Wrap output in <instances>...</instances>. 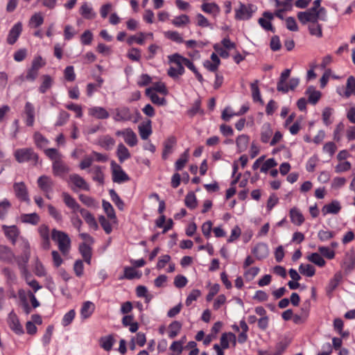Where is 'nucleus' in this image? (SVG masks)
Here are the masks:
<instances>
[{
  "instance_id": "nucleus-1",
  "label": "nucleus",
  "mask_w": 355,
  "mask_h": 355,
  "mask_svg": "<svg viewBox=\"0 0 355 355\" xmlns=\"http://www.w3.org/2000/svg\"><path fill=\"white\" fill-rule=\"evenodd\" d=\"M297 18L302 24H306L308 22H318L319 19L326 21L327 10L324 8H321L319 10L309 8L304 12H299L297 13Z\"/></svg>"
},
{
  "instance_id": "nucleus-2",
  "label": "nucleus",
  "mask_w": 355,
  "mask_h": 355,
  "mask_svg": "<svg viewBox=\"0 0 355 355\" xmlns=\"http://www.w3.org/2000/svg\"><path fill=\"white\" fill-rule=\"evenodd\" d=\"M51 238L58 245V249L63 255H66L71 248V239L67 234L64 232L53 229L51 232Z\"/></svg>"
},
{
  "instance_id": "nucleus-3",
  "label": "nucleus",
  "mask_w": 355,
  "mask_h": 355,
  "mask_svg": "<svg viewBox=\"0 0 355 355\" xmlns=\"http://www.w3.org/2000/svg\"><path fill=\"white\" fill-rule=\"evenodd\" d=\"M135 114L136 117L135 118L134 114L128 107L122 106L114 110L112 118L115 122L133 121L136 123L139 116V113L136 110Z\"/></svg>"
},
{
  "instance_id": "nucleus-4",
  "label": "nucleus",
  "mask_w": 355,
  "mask_h": 355,
  "mask_svg": "<svg viewBox=\"0 0 355 355\" xmlns=\"http://www.w3.org/2000/svg\"><path fill=\"white\" fill-rule=\"evenodd\" d=\"M14 157L17 162H31L36 165L38 162V155L31 148H18L14 152Z\"/></svg>"
},
{
  "instance_id": "nucleus-5",
  "label": "nucleus",
  "mask_w": 355,
  "mask_h": 355,
  "mask_svg": "<svg viewBox=\"0 0 355 355\" xmlns=\"http://www.w3.org/2000/svg\"><path fill=\"white\" fill-rule=\"evenodd\" d=\"M257 7L253 4L245 5L239 2V7L235 9V19L237 20H248L255 12Z\"/></svg>"
},
{
  "instance_id": "nucleus-6",
  "label": "nucleus",
  "mask_w": 355,
  "mask_h": 355,
  "mask_svg": "<svg viewBox=\"0 0 355 355\" xmlns=\"http://www.w3.org/2000/svg\"><path fill=\"white\" fill-rule=\"evenodd\" d=\"M115 135L117 137H122L124 142L130 147H134L138 143L137 136L130 128L117 130L115 132Z\"/></svg>"
},
{
  "instance_id": "nucleus-7",
  "label": "nucleus",
  "mask_w": 355,
  "mask_h": 355,
  "mask_svg": "<svg viewBox=\"0 0 355 355\" xmlns=\"http://www.w3.org/2000/svg\"><path fill=\"white\" fill-rule=\"evenodd\" d=\"M69 182L72 184L71 189L76 191L77 189L84 191L89 190V185L83 178L76 173L71 174L69 177Z\"/></svg>"
},
{
  "instance_id": "nucleus-8",
  "label": "nucleus",
  "mask_w": 355,
  "mask_h": 355,
  "mask_svg": "<svg viewBox=\"0 0 355 355\" xmlns=\"http://www.w3.org/2000/svg\"><path fill=\"white\" fill-rule=\"evenodd\" d=\"M112 169V180L114 182L122 183L129 180L128 175L123 171L121 166L116 164L114 161L111 163Z\"/></svg>"
},
{
  "instance_id": "nucleus-9",
  "label": "nucleus",
  "mask_w": 355,
  "mask_h": 355,
  "mask_svg": "<svg viewBox=\"0 0 355 355\" xmlns=\"http://www.w3.org/2000/svg\"><path fill=\"white\" fill-rule=\"evenodd\" d=\"M30 259L29 250H25L23 254L19 257H15L14 261H16L17 266L21 271L22 276L28 275L27 263Z\"/></svg>"
},
{
  "instance_id": "nucleus-10",
  "label": "nucleus",
  "mask_w": 355,
  "mask_h": 355,
  "mask_svg": "<svg viewBox=\"0 0 355 355\" xmlns=\"http://www.w3.org/2000/svg\"><path fill=\"white\" fill-rule=\"evenodd\" d=\"M8 324L9 327L17 334L21 335L24 334V329L21 325L18 317L12 311L8 314Z\"/></svg>"
},
{
  "instance_id": "nucleus-11",
  "label": "nucleus",
  "mask_w": 355,
  "mask_h": 355,
  "mask_svg": "<svg viewBox=\"0 0 355 355\" xmlns=\"http://www.w3.org/2000/svg\"><path fill=\"white\" fill-rule=\"evenodd\" d=\"M13 189L17 198L22 201L29 202L30 198L26 184L23 182H15L13 184Z\"/></svg>"
},
{
  "instance_id": "nucleus-12",
  "label": "nucleus",
  "mask_w": 355,
  "mask_h": 355,
  "mask_svg": "<svg viewBox=\"0 0 355 355\" xmlns=\"http://www.w3.org/2000/svg\"><path fill=\"white\" fill-rule=\"evenodd\" d=\"M37 185L44 193H51L53 191L54 182L51 177L47 175H41L37 179Z\"/></svg>"
},
{
  "instance_id": "nucleus-13",
  "label": "nucleus",
  "mask_w": 355,
  "mask_h": 355,
  "mask_svg": "<svg viewBox=\"0 0 355 355\" xmlns=\"http://www.w3.org/2000/svg\"><path fill=\"white\" fill-rule=\"evenodd\" d=\"M21 31L22 24L21 22L16 23L9 31L6 40L7 42L10 45L14 44L17 42L19 35H21Z\"/></svg>"
},
{
  "instance_id": "nucleus-14",
  "label": "nucleus",
  "mask_w": 355,
  "mask_h": 355,
  "mask_svg": "<svg viewBox=\"0 0 355 355\" xmlns=\"http://www.w3.org/2000/svg\"><path fill=\"white\" fill-rule=\"evenodd\" d=\"M52 171L55 176L62 177L69 173V167L60 159L53 162Z\"/></svg>"
},
{
  "instance_id": "nucleus-15",
  "label": "nucleus",
  "mask_w": 355,
  "mask_h": 355,
  "mask_svg": "<svg viewBox=\"0 0 355 355\" xmlns=\"http://www.w3.org/2000/svg\"><path fill=\"white\" fill-rule=\"evenodd\" d=\"M2 230L7 237L12 243L15 244L17 237L19 235V230L16 225L8 226L6 225H2Z\"/></svg>"
},
{
  "instance_id": "nucleus-16",
  "label": "nucleus",
  "mask_w": 355,
  "mask_h": 355,
  "mask_svg": "<svg viewBox=\"0 0 355 355\" xmlns=\"http://www.w3.org/2000/svg\"><path fill=\"white\" fill-rule=\"evenodd\" d=\"M263 17L259 18L258 20V23L259 25L266 31H270L272 33H275V29L271 24L270 21L273 19L274 15L270 12H264L263 13Z\"/></svg>"
},
{
  "instance_id": "nucleus-17",
  "label": "nucleus",
  "mask_w": 355,
  "mask_h": 355,
  "mask_svg": "<svg viewBox=\"0 0 355 355\" xmlns=\"http://www.w3.org/2000/svg\"><path fill=\"white\" fill-rule=\"evenodd\" d=\"M24 113L26 116L25 123L26 125L32 127L35 122L34 105L30 102H26L24 106Z\"/></svg>"
},
{
  "instance_id": "nucleus-18",
  "label": "nucleus",
  "mask_w": 355,
  "mask_h": 355,
  "mask_svg": "<svg viewBox=\"0 0 355 355\" xmlns=\"http://www.w3.org/2000/svg\"><path fill=\"white\" fill-rule=\"evenodd\" d=\"M15 258V254L9 247L0 245V260L1 261L11 263L13 262Z\"/></svg>"
},
{
  "instance_id": "nucleus-19",
  "label": "nucleus",
  "mask_w": 355,
  "mask_h": 355,
  "mask_svg": "<svg viewBox=\"0 0 355 355\" xmlns=\"http://www.w3.org/2000/svg\"><path fill=\"white\" fill-rule=\"evenodd\" d=\"M62 197L66 206L71 209L73 213L80 211V209H82L75 198H73L69 193L63 192L62 193Z\"/></svg>"
},
{
  "instance_id": "nucleus-20",
  "label": "nucleus",
  "mask_w": 355,
  "mask_h": 355,
  "mask_svg": "<svg viewBox=\"0 0 355 355\" xmlns=\"http://www.w3.org/2000/svg\"><path fill=\"white\" fill-rule=\"evenodd\" d=\"M252 252L257 259H263L267 257L269 254L268 247L265 243H259L252 249Z\"/></svg>"
},
{
  "instance_id": "nucleus-21",
  "label": "nucleus",
  "mask_w": 355,
  "mask_h": 355,
  "mask_svg": "<svg viewBox=\"0 0 355 355\" xmlns=\"http://www.w3.org/2000/svg\"><path fill=\"white\" fill-rule=\"evenodd\" d=\"M89 114L98 119H106L110 116L108 112L102 107H92L89 109Z\"/></svg>"
},
{
  "instance_id": "nucleus-22",
  "label": "nucleus",
  "mask_w": 355,
  "mask_h": 355,
  "mask_svg": "<svg viewBox=\"0 0 355 355\" xmlns=\"http://www.w3.org/2000/svg\"><path fill=\"white\" fill-rule=\"evenodd\" d=\"M341 209V206L338 201L334 200L331 203L325 205L322 209V213L324 216L332 214H336Z\"/></svg>"
},
{
  "instance_id": "nucleus-23",
  "label": "nucleus",
  "mask_w": 355,
  "mask_h": 355,
  "mask_svg": "<svg viewBox=\"0 0 355 355\" xmlns=\"http://www.w3.org/2000/svg\"><path fill=\"white\" fill-rule=\"evenodd\" d=\"M116 153L121 163H123L131 157L129 150L123 143L118 144Z\"/></svg>"
},
{
  "instance_id": "nucleus-24",
  "label": "nucleus",
  "mask_w": 355,
  "mask_h": 355,
  "mask_svg": "<svg viewBox=\"0 0 355 355\" xmlns=\"http://www.w3.org/2000/svg\"><path fill=\"white\" fill-rule=\"evenodd\" d=\"M291 69H285L280 76L279 80L277 83V89L279 92H282L284 93H286L288 92V87L287 85L285 83L286 80L290 76Z\"/></svg>"
},
{
  "instance_id": "nucleus-25",
  "label": "nucleus",
  "mask_w": 355,
  "mask_h": 355,
  "mask_svg": "<svg viewBox=\"0 0 355 355\" xmlns=\"http://www.w3.org/2000/svg\"><path fill=\"white\" fill-rule=\"evenodd\" d=\"M176 144V139L174 137L168 138L164 144V150L162 152V158L166 159L168 156L172 153L173 148Z\"/></svg>"
},
{
  "instance_id": "nucleus-26",
  "label": "nucleus",
  "mask_w": 355,
  "mask_h": 355,
  "mask_svg": "<svg viewBox=\"0 0 355 355\" xmlns=\"http://www.w3.org/2000/svg\"><path fill=\"white\" fill-rule=\"evenodd\" d=\"M97 144L105 150H110L115 145V140L109 135H106L100 137Z\"/></svg>"
},
{
  "instance_id": "nucleus-27",
  "label": "nucleus",
  "mask_w": 355,
  "mask_h": 355,
  "mask_svg": "<svg viewBox=\"0 0 355 355\" xmlns=\"http://www.w3.org/2000/svg\"><path fill=\"white\" fill-rule=\"evenodd\" d=\"M201 9L206 13L213 15L214 17H216L220 12V7L214 2L202 3Z\"/></svg>"
},
{
  "instance_id": "nucleus-28",
  "label": "nucleus",
  "mask_w": 355,
  "mask_h": 355,
  "mask_svg": "<svg viewBox=\"0 0 355 355\" xmlns=\"http://www.w3.org/2000/svg\"><path fill=\"white\" fill-rule=\"evenodd\" d=\"M291 220L296 225H301L304 221V218L301 211L296 207H293L290 210Z\"/></svg>"
},
{
  "instance_id": "nucleus-29",
  "label": "nucleus",
  "mask_w": 355,
  "mask_h": 355,
  "mask_svg": "<svg viewBox=\"0 0 355 355\" xmlns=\"http://www.w3.org/2000/svg\"><path fill=\"white\" fill-rule=\"evenodd\" d=\"M20 220L24 223L36 225L39 223L40 218L39 215L36 213L23 214L20 216Z\"/></svg>"
},
{
  "instance_id": "nucleus-30",
  "label": "nucleus",
  "mask_w": 355,
  "mask_h": 355,
  "mask_svg": "<svg viewBox=\"0 0 355 355\" xmlns=\"http://www.w3.org/2000/svg\"><path fill=\"white\" fill-rule=\"evenodd\" d=\"M80 213L90 227L94 230L98 229V224L95 220V218L89 211L85 209H80Z\"/></svg>"
},
{
  "instance_id": "nucleus-31",
  "label": "nucleus",
  "mask_w": 355,
  "mask_h": 355,
  "mask_svg": "<svg viewBox=\"0 0 355 355\" xmlns=\"http://www.w3.org/2000/svg\"><path fill=\"white\" fill-rule=\"evenodd\" d=\"M114 338L112 335L103 336L99 340L100 346L105 351L110 352L114 344Z\"/></svg>"
},
{
  "instance_id": "nucleus-32",
  "label": "nucleus",
  "mask_w": 355,
  "mask_h": 355,
  "mask_svg": "<svg viewBox=\"0 0 355 355\" xmlns=\"http://www.w3.org/2000/svg\"><path fill=\"white\" fill-rule=\"evenodd\" d=\"M94 308L95 306L92 302L87 301L84 302L80 310L82 318L86 319L90 317L94 311Z\"/></svg>"
},
{
  "instance_id": "nucleus-33",
  "label": "nucleus",
  "mask_w": 355,
  "mask_h": 355,
  "mask_svg": "<svg viewBox=\"0 0 355 355\" xmlns=\"http://www.w3.org/2000/svg\"><path fill=\"white\" fill-rule=\"evenodd\" d=\"M146 94L149 96L151 101L158 105H165L166 100L164 98H160L156 93L153 92V89L147 88L146 89Z\"/></svg>"
},
{
  "instance_id": "nucleus-34",
  "label": "nucleus",
  "mask_w": 355,
  "mask_h": 355,
  "mask_svg": "<svg viewBox=\"0 0 355 355\" xmlns=\"http://www.w3.org/2000/svg\"><path fill=\"white\" fill-rule=\"evenodd\" d=\"M306 94L308 95L309 102L315 105L321 97V93L314 89L313 87H309Z\"/></svg>"
},
{
  "instance_id": "nucleus-35",
  "label": "nucleus",
  "mask_w": 355,
  "mask_h": 355,
  "mask_svg": "<svg viewBox=\"0 0 355 355\" xmlns=\"http://www.w3.org/2000/svg\"><path fill=\"white\" fill-rule=\"evenodd\" d=\"M272 135V130L271 128L270 124L268 123H264L261 127V140L263 143H268L269 141L270 138Z\"/></svg>"
},
{
  "instance_id": "nucleus-36",
  "label": "nucleus",
  "mask_w": 355,
  "mask_h": 355,
  "mask_svg": "<svg viewBox=\"0 0 355 355\" xmlns=\"http://www.w3.org/2000/svg\"><path fill=\"white\" fill-rule=\"evenodd\" d=\"M80 13L83 17L87 19H92L96 17V14L93 11L92 8L87 3H84L81 6Z\"/></svg>"
},
{
  "instance_id": "nucleus-37",
  "label": "nucleus",
  "mask_w": 355,
  "mask_h": 355,
  "mask_svg": "<svg viewBox=\"0 0 355 355\" xmlns=\"http://www.w3.org/2000/svg\"><path fill=\"white\" fill-rule=\"evenodd\" d=\"M352 94L355 95V78L353 76H350L347 80L344 96L346 98H349Z\"/></svg>"
},
{
  "instance_id": "nucleus-38",
  "label": "nucleus",
  "mask_w": 355,
  "mask_h": 355,
  "mask_svg": "<svg viewBox=\"0 0 355 355\" xmlns=\"http://www.w3.org/2000/svg\"><path fill=\"white\" fill-rule=\"evenodd\" d=\"M182 329V323L179 321H173L168 326V337L174 338L178 336Z\"/></svg>"
},
{
  "instance_id": "nucleus-39",
  "label": "nucleus",
  "mask_w": 355,
  "mask_h": 355,
  "mask_svg": "<svg viewBox=\"0 0 355 355\" xmlns=\"http://www.w3.org/2000/svg\"><path fill=\"white\" fill-rule=\"evenodd\" d=\"M249 139V137L246 135H241L237 137L236 143L239 152L241 153L246 150Z\"/></svg>"
},
{
  "instance_id": "nucleus-40",
  "label": "nucleus",
  "mask_w": 355,
  "mask_h": 355,
  "mask_svg": "<svg viewBox=\"0 0 355 355\" xmlns=\"http://www.w3.org/2000/svg\"><path fill=\"white\" fill-rule=\"evenodd\" d=\"M42 80L43 81L39 87V91L40 93L44 94L51 87L53 80V78L49 75L42 76Z\"/></svg>"
},
{
  "instance_id": "nucleus-41",
  "label": "nucleus",
  "mask_w": 355,
  "mask_h": 355,
  "mask_svg": "<svg viewBox=\"0 0 355 355\" xmlns=\"http://www.w3.org/2000/svg\"><path fill=\"white\" fill-rule=\"evenodd\" d=\"M80 252L83 257L85 261L89 264L91 261V257H92V250L90 247L86 244L85 243H82L80 245L79 247Z\"/></svg>"
},
{
  "instance_id": "nucleus-42",
  "label": "nucleus",
  "mask_w": 355,
  "mask_h": 355,
  "mask_svg": "<svg viewBox=\"0 0 355 355\" xmlns=\"http://www.w3.org/2000/svg\"><path fill=\"white\" fill-rule=\"evenodd\" d=\"M139 132L142 139H147L152 133L150 121L146 125H139Z\"/></svg>"
},
{
  "instance_id": "nucleus-43",
  "label": "nucleus",
  "mask_w": 355,
  "mask_h": 355,
  "mask_svg": "<svg viewBox=\"0 0 355 355\" xmlns=\"http://www.w3.org/2000/svg\"><path fill=\"white\" fill-rule=\"evenodd\" d=\"M300 272L306 277H313L315 273V268L311 264L302 263L299 267Z\"/></svg>"
},
{
  "instance_id": "nucleus-44",
  "label": "nucleus",
  "mask_w": 355,
  "mask_h": 355,
  "mask_svg": "<svg viewBox=\"0 0 355 355\" xmlns=\"http://www.w3.org/2000/svg\"><path fill=\"white\" fill-rule=\"evenodd\" d=\"M343 278L340 272H337L334 275V277L329 281V285L327 288V292L331 293L334 291L338 286Z\"/></svg>"
},
{
  "instance_id": "nucleus-45",
  "label": "nucleus",
  "mask_w": 355,
  "mask_h": 355,
  "mask_svg": "<svg viewBox=\"0 0 355 355\" xmlns=\"http://www.w3.org/2000/svg\"><path fill=\"white\" fill-rule=\"evenodd\" d=\"M92 171L94 174L92 178L93 180L103 184L104 183V174L102 171V167L100 166H94Z\"/></svg>"
},
{
  "instance_id": "nucleus-46",
  "label": "nucleus",
  "mask_w": 355,
  "mask_h": 355,
  "mask_svg": "<svg viewBox=\"0 0 355 355\" xmlns=\"http://www.w3.org/2000/svg\"><path fill=\"white\" fill-rule=\"evenodd\" d=\"M307 259L319 267H322L326 263L322 257L317 252L311 253L309 254L307 257Z\"/></svg>"
},
{
  "instance_id": "nucleus-47",
  "label": "nucleus",
  "mask_w": 355,
  "mask_h": 355,
  "mask_svg": "<svg viewBox=\"0 0 355 355\" xmlns=\"http://www.w3.org/2000/svg\"><path fill=\"white\" fill-rule=\"evenodd\" d=\"M189 159V149H187L176 161L175 167L177 171H181Z\"/></svg>"
},
{
  "instance_id": "nucleus-48",
  "label": "nucleus",
  "mask_w": 355,
  "mask_h": 355,
  "mask_svg": "<svg viewBox=\"0 0 355 355\" xmlns=\"http://www.w3.org/2000/svg\"><path fill=\"white\" fill-rule=\"evenodd\" d=\"M109 193L112 202L119 208V209L123 211L124 209V202L116 192L114 189H110Z\"/></svg>"
},
{
  "instance_id": "nucleus-49",
  "label": "nucleus",
  "mask_w": 355,
  "mask_h": 355,
  "mask_svg": "<svg viewBox=\"0 0 355 355\" xmlns=\"http://www.w3.org/2000/svg\"><path fill=\"white\" fill-rule=\"evenodd\" d=\"M258 80H256L254 82L250 84L251 91H252V96L254 100V101H259L261 103H263L260 91L258 87Z\"/></svg>"
},
{
  "instance_id": "nucleus-50",
  "label": "nucleus",
  "mask_w": 355,
  "mask_h": 355,
  "mask_svg": "<svg viewBox=\"0 0 355 355\" xmlns=\"http://www.w3.org/2000/svg\"><path fill=\"white\" fill-rule=\"evenodd\" d=\"M184 73V68L183 66L171 67L168 70V75L173 78H177Z\"/></svg>"
},
{
  "instance_id": "nucleus-51",
  "label": "nucleus",
  "mask_w": 355,
  "mask_h": 355,
  "mask_svg": "<svg viewBox=\"0 0 355 355\" xmlns=\"http://www.w3.org/2000/svg\"><path fill=\"white\" fill-rule=\"evenodd\" d=\"M141 276V273H139L132 267H125L124 268V278L128 279H132L134 278H140Z\"/></svg>"
},
{
  "instance_id": "nucleus-52",
  "label": "nucleus",
  "mask_w": 355,
  "mask_h": 355,
  "mask_svg": "<svg viewBox=\"0 0 355 355\" xmlns=\"http://www.w3.org/2000/svg\"><path fill=\"white\" fill-rule=\"evenodd\" d=\"M310 34L318 37L322 36V27L318 22H311L309 26Z\"/></svg>"
},
{
  "instance_id": "nucleus-53",
  "label": "nucleus",
  "mask_w": 355,
  "mask_h": 355,
  "mask_svg": "<svg viewBox=\"0 0 355 355\" xmlns=\"http://www.w3.org/2000/svg\"><path fill=\"white\" fill-rule=\"evenodd\" d=\"M44 153L45 155L53 161V162L58 161L62 157V155L55 148H48L45 150Z\"/></svg>"
},
{
  "instance_id": "nucleus-54",
  "label": "nucleus",
  "mask_w": 355,
  "mask_h": 355,
  "mask_svg": "<svg viewBox=\"0 0 355 355\" xmlns=\"http://www.w3.org/2000/svg\"><path fill=\"white\" fill-rule=\"evenodd\" d=\"M184 202L186 206L189 209H194L197 206V200L195 194L189 192L185 197Z\"/></svg>"
},
{
  "instance_id": "nucleus-55",
  "label": "nucleus",
  "mask_w": 355,
  "mask_h": 355,
  "mask_svg": "<svg viewBox=\"0 0 355 355\" xmlns=\"http://www.w3.org/2000/svg\"><path fill=\"white\" fill-rule=\"evenodd\" d=\"M10 207L11 204L8 199L0 200V218L3 219L6 217Z\"/></svg>"
},
{
  "instance_id": "nucleus-56",
  "label": "nucleus",
  "mask_w": 355,
  "mask_h": 355,
  "mask_svg": "<svg viewBox=\"0 0 355 355\" xmlns=\"http://www.w3.org/2000/svg\"><path fill=\"white\" fill-rule=\"evenodd\" d=\"M189 23V17L186 15H182L178 17H175L172 20V24L177 26L180 27Z\"/></svg>"
},
{
  "instance_id": "nucleus-57",
  "label": "nucleus",
  "mask_w": 355,
  "mask_h": 355,
  "mask_svg": "<svg viewBox=\"0 0 355 355\" xmlns=\"http://www.w3.org/2000/svg\"><path fill=\"white\" fill-rule=\"evenodd\" d=\"M102 206L108 218H110V219L116 218L114 209L112 205L109 202L103 200Z\"/></svg>"
},
{
  "instance_id": "nucleus-58",
  "label": "nucleus",
  "mask_w": 355,
  "mask_h": 355,
  "mask_svg": "<svg viewBox=\"0 0 355 355\" xmlns=\"http://www.w3.org/2000/svg\"><path fill=\"white\" fill-rule=\"evenodd\" d=\"M139 37L136 35H132L127 39V43L129 45H132L134 42L137 43L138 44L142 45L144 44L145 40V33L140 32L139 34Z\"/></svg>"
},
{
  "instance_id": "nucleus-59",
  "label": "nucleus",
  "mask_w": 355,
  "mask_h": 355,
  "mask_svg": "<svg viewBox=\"0 0 355 355\" xmlns=\"http://www.w3.org/2000/svg\"><path fill=\"white\" fill-rule=\"evenodd\" d=\"M69 114L66 111L62 110L60 112L59 115L58 116V119L55 122L56 126H62L64 125L69 119Z\"/></svg>"
},
{
  "instance_id": "nucleus-60",
  "label": "nucleus",
  "mask_w": 355,
  "mask_h": 355,
  "mask_svg": "<svg viewBox=\"0 0 355 355\" xmlns=\"http://www.w3.org/2000/svg\"><path fill=\"white\" fill-rule=\"evenodd\" d=\"M49 214L53 217L57 222H61L62 220V216L61 213L53 205H49L47 206Z\"/></svg>"
},
{
  "instance_id": "nucleus-61",
  "label": "nucleus",
  "mask_w": 355,
  "mask_h": 355,
  "mask_svg": "<svg viewBox=\"0 0 355 355\" xmlns=\"http://www.w3.org/2000/svg\"><path fill=\"white\" fill-rule=\"evenodd\" d=\"M345 125L343 122L338 123L334 131V139L336 141H340L342 138V133L344 131Z\"/></svg>"
},
{
  "instance_id": "nucleus-62",
  "label": "nucleus",
  "mask_w": 355,
  "mask_h": 355,
  "mask_svg": "<svg viewBox=\"0 0 355 355\" xmlns=\"http://www.w3.org/2000/svg\"><path fill=\"white\" fill-rule=\"evenodd\" d=\"M127 56L131 60L138 62L141 59V51L137 48H132L128 51Z\"/></svg>"
},
{
  "instance_id": "nucleus-63",
  "label": "nucleus",
  "mask_w": 355,
  "mask_h": 355,
  "mask_svg": "<svg viewBox=\"0 0 355 355\" xmlns=\"http://www.w3.org/2000/svg\"><path fill=\"white\" fill-rule=\"evenodd\" d=\"M167 38L177 43H182L184 42L182 37L177 31H167L165 33Z\"/></svg>"
},
{
  "instance_id": "nucleus-64",
  "label": "nucleus",
  "mask_w": 355,
  "mask_h": 355,
  "mask_svg": "<svg viewBox=\"0 0 355 355\" xmlns=\"http://www.w3.org/2000/svg\"><path fill=\"white\" fill-rule=\"evenodd\" d=\"M44 22V17L40 12L35 13L30 19V23L35 27L41 26Z\"/></svg>"
}]
</instances>
